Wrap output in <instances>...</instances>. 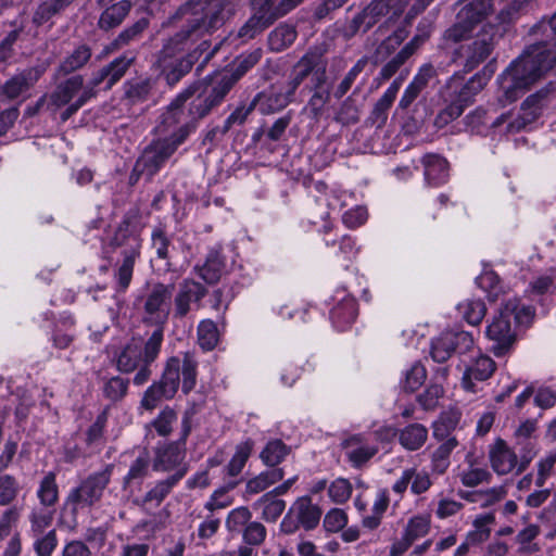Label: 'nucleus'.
Listing matches in <instances>:
<instances>
[{"mask_svg": "<svg viewBox=\"0 0 556 556\" xmlns=\"http://www.w3.org/2000/svg\"><path fill=\"white\" fill-rule=\"evenodd\" d=\"M441 444L433 451L431 455V470L437 475H443L450 467V457L452 452L457 447L456 438L440 440Z\"/></svg>", "mask_w": 556, "mask_h": 556, "instance_id": "4c0bfd02", "label": "nucleus"}, {"mask_svg": "<svg viewBox=\"0 0 556 556\" xmlns=\"http://www.w3.org/2000/svg\"><path fill=\"white\" fill-rule=\"evenodd\" d=\"M174 285L156 282L138 300L141 303V320L148 326L162 329L168 320L172 307Z\"/></svg>", "mask_w": 556, "mask_h": 556, "instance_id": "1a4fd4ad", "label": "nucleus"}, {"mask_svg": "<svg viewBox=\"0 0 556 556\" xmlns=\"http://www.w3.org/2000/svg\"><path fill=\"white\" fill-rule=\"evenodd\" d=\"M54 517V509L48 507H35L31 509L28 518L30 522V534H40L45 533L46 529H48Z\"/></svg>", "mask_w": 556, "mask_h": 556, "instance_id": "603ef678", "label": "nucleus"}, {"mask_svg": "<svg viewBox=\"0 0 556 556\" xmlns=\"http://www.w3.org/2000/svg\"><path fill=\"white\" fill-rule=\"evenodd\" d=\"M296 83L289 78L286 83L271 85L268 89L258 92L253 101L262 115H271L282 111L294 101Z\"/></svg>", "mask_w": 556, "mask_h": 556, "instance_id": "4468645a", "label": "nucleus"}, {"mask_svg": "<svg viewBox=\"0 0 556 556\" xmlns=\"http://www.w3.org/2000/svg\"><path fill=\"white\" fill-rule=\"evenodd\" d=\"M254 509H262L261 518L266 522H276L286 509V502L265 493L254 504Z\"/></svg>", "mask_w": 556, "mask_h": 556, "instance_id": "a19ab883", "label": "nucleus"}, {"mask_svg": "<svg viewBox=\"0 0 556 556\" xmlns=\"http://www.w3.org/2000/svg\"><path fill=\"white\" fill-rule=\"evenodd\" d=\"M197 334L198 343L204 351H212L218 343V329L211 319L200 321Z\"/></svg>", "mask_w": 556, "mask_h": 556, "instance_id": "5fc2aeb1", "label": "nucleus"}, {"mask_svg": "<svg viewBox=\"0 0 556 556\" xmlns=\"http://www.w3.org/2000/svg\"><path fill=\"white\" fill-rule=\"evenodd\" d=\"M185 458V448L178 442L159 446L153 458V469L156 471H169L187 467L181 465Z\"/></svg>", "mask_w": 556, "mask_h": 556, "instance_id": "bb28decb", "label": "nucleus"}, {"mask_svg": "<svg viewBox=\"0 0 556 556\" xmlns=\"http://www.w3.org/2000/svg\"><path fill=\"white\" fill-rule=\"evenodd\" d=\"M121 250L123 262L115 273V279L118 291L124 292L132 279L134 266L140 256L141 239L136 227L129 218H125L117 227L114 236L106 245L104 252L110 253L114 250Z\"/></svg>", "mask_w": 556, "mask_h": 556, "instance_id": "423d86ee", "label": "nucleus"}, {"mask_svg": "<svg viewBox=\"0 0 556 556\" xmlns=\"http://www.w3.org/2000/svg\"><path fill=\"white\" fill-rule=\"evenodd\" d=\"M188 471L187 467H180L173 475L167 478L157 481L153 488H151L143 497L135 502L141 505L160 506L161 503L169 495L177 483L186 476Z\"/></svg>", "mask_w": 556, "mask_h": 556, "instance_id": "393cba45", "label": "nucleus"}, {"mask_svg": "<svg viewBox=\"0 0 556 556\" xmlns=\"http://www.w3.org/2000/svg\"><path fill=\"white\" fill-rule=\"evenodd\" d=\"M504 314L513 318L520 326H529L534 317V308L529 305H520L518 299H509L503 305Z\"/></svg>", "mask_w": 556, "mask_h": 556, "instance_id": "09e8293b", "label": "nucleus"}, {"mask_svg": "<svg viewBox=\"0 0 556 556\" xmlns=\"http://www.w3.org/2000/svg\"><path fill=\"white\" fill-rule=\"evenodd\" d=\"M454 353L452 331L441 333L431 343L430 355L437 363H444Z\"/></svg>", "mask_w": 556, "mask_h": 556, "instance_id": "3c124183", "label": "nucleus"}, {"mask_svg": "<svg viewBox=\"0 0 556 556\" xmlns=\"http://www.w3.org/2000/svg\"><path fill=\"white\" fill-rule=\"evenodd\" d=\"M194 130V124L186 123L172 136L153 141L136 162L134 174L152 178Z\"/></svg>", "mask_w": 556, "mask_h": 556, "instance_id": "0eeeda50", "label": "nucleus"}, {"mask_svg": "<svg viewBox=\"0 0 556 556\" xmlns=\"http://www.w3.org/2000/svg\"><path fill=\"white\" fill-rule=\"evenodd\" d=\"M433 0H370V2L355 14L343 26L345 38H352L358 33H367L382 17L388 21L399 18L405 11V22H410L422 13Z\"/></svg>", "mask_w": 556, "mask_h": 556, "instance_id": "20e7f679", "label": "nucleus"}, {"mask_svg": "<svg viewBox=\"0 0 556 556\" xmlns=\"http://www.w3.org/2000/svg\"><path fill=\"white\" fill-rule=\"evenodd\" d=\"M535 455L536 450L532 442H527L526 446L520 448L519 457L503 439H497L489 447L491 467L500 476L525 471Z\"/></svg>", "mask_w": 556, "mask_h": 556, "instance_id": "9b49d317", "label": "nucleus"}, {"mask_svg": "<svg viewBox=\"0 0 556 556\" xmlns=\"http://www.w3.org/2000/svg\"><path fill=\"white\" fill-rule=\"evenodd\" d=\"M162 344V329H154L143 343L132 340L118 354L116 361L117 369L128 374L135 371L143 363L152 364L157 358Z\"/></svg>", "mask_w": 556, "mask_h": 556, "instance_id": "9d476101", "label": "nucleus"}, {"mask_svg": "<svg viewBox=\"0 0 556 556\" xmlns=\"http://www.w3.org/2000/svg\"><path fill=\"white\" fill-rule=\"evenodd\" d=\"M368 64V58H361L353 67L348 72L341 83L337 86L334 90L336 98H342L352 87L356 77L365 70Z\"/></svg>", "mask_w": 556, "mask_h": 556, "instance_id": "69168bd1", "label": "nucleus"}, {"mask_svg": "<svg viewBox=\"0 0 556 556\" xmlns=\"http://www.w3.org/2000/svg\"><path fill=\"white\" fill-rule=\"evenodd\" d=\"M228 15L220 1L203 4L200 0H191L179 8L180 29L167 39L157 55V64L168 86H175L190 72L198 54L210 48L205 36L220 28Z\"/></svg>", "mask_w": 556, "mask_h": 556, "instance_id": "f257e3e1", "label": "nucleus"}, {"mask_svg": "<svg viewBox=\"0 0 556 556\" xmlns=\"http://www.w3.org/2000/svg\"><path fill=\"white\" fill-rule=\"evenodd\" d=\"M430 523L431 521L429 516H413L408 520L403 534L414 543L416 540L428 534L430 531Z\"/></svg>", "mask_w": 556, "mask_h": 556, "instance_id": "052dcab7", "label": "nucleus"}, {"mask_svg": "<svg viewBox=\"0 0 556 556\" xmlns=\"http://www.w3.org/2000/svg\"><path fill=\"white\" fill-rule=\"evenodd\" d=\"M237 486V482H228L226 485L215 490L205 503V509L214 511L230 506L233 502L232 496L229 492Z\"/></svg>", "mask_w": 556, "mask_h": 556, "instance_id": "bf43d9fd", "label": "nucleus"}, {"mask_svg": "<svg viewBox=\"0 0 556 556\" xmlns=\"http://www.w3.org/2000/svg\"><path fill=\"white\" fill-rule=\"evenodd\" d=\"M177 421L176 412L166 406L162 409L156 418L152 421V427L155 429L159 435L166 437L173 430V425Z\"/></svg>", "mask_w": 556, "mask_h": 556, "instance_id": "774afa93", "label": "nucleus"}, {"mask_svg": "<svg viewBox=\"0 0 556 556\" xmlns=\"http://www.w3.org/2000/svg\"><path fill=\"white\" fill-rule=\"evenodd\" d=\"M298 33L293 25L279 24L268 35V47L271 51L280 52L290 47L296 39Z\"/></svg>", "mask_w": 556, "mask_h": 556, "instance_id": "58836bf2", "label": "nucleus"}, {"mask_svg": "<svg viewBox=\"0 0 556 556\" xmlns=\"http://www.w3.org/2000/svg\"><path fill=\"white\" fill-rule=\"evenodd\" d=\"M548 93L549 89L542 88L535 93L527 97V99L521 104L520 114L508 123L507 131L510 134L519 132L523 130L528 125L536 121L542 113L543 106L546 103Z\"/></svg>", "mask_w": 556, "mask_h": 556, "instance_id": "aec40b11", "label": "nucleus"}, {"mask_svg": "<svg viewBox=\"0 0 556 556\" xmlns=\"http://www.w3.org/2000/svg\"><path fill=\"white\" fill-rule=\"evenodd\" d=\"M198 378V361L192 352H185L182 358L178 356L169 357L161 376V379L152 383L144 392L141 405L152 410L162 400H172L179 389L181 380V391L185 394L190 393Z\"/></svg>", "mask_w": 556, "mask_h": 556, "instance_id": "7ed1b4c3", "label": "nucleus"}, {"mask_svg": "<svg viewBox=\"0 0 556 556\" xmlns=\"http://www.w3.org/2000/svg\"><path fill=\"white\" fill-rule=\"evenodd\" d=\"M390 504L389 491L380 489L372 503L371 514L363 517L362 525L368 530H376L380 525L383 515L386 514Z\"/></svg>", "mask_w": 556, "mask_h": 556, "instance_id": "e433bc0d", "label": "nucleus"}, {"mask_svg": "<svg viewBox=\"0 0 556 556\" xmlns=\"http://www.w3.org/2000/svg\"><path fill=\"white\" fill-rule=\"evenodd\" d=\"M420 38L415 36L407 42L390 61L381 68L378 79L386 81L390 79L404 65V63L414 54L419 46Z\"/></svg>", "mask_w": 556, "mask_h": 556, "instance_id": "2f4dec72", "label": "nucleus"}, {"mask_svg": "<svg viewBox=\"0 0 556 556\" xmlns=\"http://www.w3.org/2000/svg\"><path fill=\"white\" fill-rule=\"evenodd\" d=\"M92 51L87 45L77 46L56 68V76H66L83 68L91 59Z\"/></svg>", "mask_w": 556, "mask_h": 556, "instance_id": "473e14b6", "label": "nucleus"}, {"mask_svg": "<svg viewBox=\"0 0 556 556\" xmlns=\"http://www.w3.org/2000/svg\"><path fill=\"white\" fill-rule=\"evenodd\" d=\"M253 14L258 16L267 26L287 15L280 0H253Z\"/></svg>", "mask_w": 556, "mask_h": 556, "instance_id": "79ce46f5", "label": "nucleus"}, {"mask_svg": "<svg viewBox=\"0 0 556 556\" xmlns=\"http://www.w3.org/2000/svg\"><path fill=\"white\" fill-rule=\"evenodd\" d=\"M154 81L149 77H137L124 84L125 97L132 103L146 101L153 88Z\"/></svg>", "mask_w": 556, "mask_h": 556, "instance_id": "c03bdc74", "label": "nucleus"}, {"mask_svg": "<svg viewBox=\"0 0 556 556\" xmlns=\"http://www.w3.org/2000/svg\"><path fill=\"white\" fill-rule=\"evenodd\" d=\"M462 418V413L458 409L451 408L442 412L439 418L433 422V438L435 440H447L455 438L452 433L457 428Z\"/></svg>", "mask_w": 556, "mask_h": 556, "instance_id": "f704fd0d", "label": "nucleus"}, {"mask_svg": "<svg viewBox=\"0 0 556 556\" xmlns=\"http://www.w3.org/2000/svg\"><path fill=\"white\" fill-rule=\"evenodd\" d=\"M263 55L262 49H255L249 53L239 55L233 62V68L226 71L232 78L239 81L252 67H254Z\"/></svg>", "mask_w": 556, "mask_h": 556, "instance_id": "8fccbe9b", "label": "nucleus"}, {"mask_svg": "<svg viewBox=\"0 0 556 556\" xmlns=\"http://www.w3.org/2000/svg\"><path fill=\"white\" fill-rule=\"evenodd\" d=\"M460 363L464 366L462 386L471 393L478 392L477 382L488 380L496 368L494 361L479 351L469 355V358H462Z\"/></svg>", "mask_w": 556, "mask_h": 556, "instance_id": "dca6fc26", "label": "nucleus"}, {"mask_svg": "<svg viewBox=\"0 0 556 556\" xmlns=\"http://www.w3.org/2000/svg\"><path fill=\"white\" fill-rule=\"evenodd\" d=\"M207 294V289L200 282L186 278L178 287L174 296L173 316L176 319L185 318L191 311L192 305L199 309L202 306V300Z\"/></svg>", "mask_w": 556, "mask_h": 556, "instance_id": "f3484780", "label": "nucleus"}, {"mask_svg": "<svg viewBox=\"0 0 556 556\" xmlns=\"http://www.w3.org/2000/svg\"><path fill=\"white\" fill-rule=\"evenodd\" d=\"M238 81L226 71L212 77L206 90L222 104Z\"/></svg>", "mask_w": 556, "mask_h": 556, "instance_id": "de8ad7c7", "label": "nucleus"}, {"mask_svg": "<svg viewBox=\"0 0 556 556\" xmlns=\"http://www.w3.org/2000/svg\"><path fill=\"white\" fill-rule=\"evenodd\" d=\"M459 479L463 485L473 488L484 482H490L492 475L485 469L475 467L472 464L459 473Z\"/></svg>", "mask_w": 556, "mask_h": 556, "instance_id": "0e129e2a", "label": "nucleus"}, {"mask_svg": "<svg viewBox=\"0 0 556 556\" xmlns=\"http://www.w3.org/2000/svg\"><path fill=\"white\" fill-rule=\"evenodd\" d=\"M253 450V441L247 440L237 445L236 452L227 465V473L231 477L238 476L248 462Z\"/></svg>", "mask_w": 556, "mask_h": 556, "instance_id": "6e6d98bb", "label": "nucleus"}, {"mask_svg": "<svg viewBox=\"0 0 556 556\" xmlns=\"http://www.w3.org/2000/svg\"><path fill=\"white\" fill-rule=\"evenodd\" d=\"M336 304L330 312V318L338 330L346 329L357 316L355 299L344 291H338L334 296Z\"/></svg>", "mask_w": 556, "mask_h": 556, "instance_id": "b1692460", "label": "nucleus"}, {"mask_svg": "<svg viewBox=\"0 0 556 556\" xmlns=\"http://www.w3.org/2000/svg\"><path fill=\"white\" fill-rule=\"evenodd\" d=\"M151 466V457L147 451L141 452L130 464L127 473L123 478L122 488L134 496L141 491L143 481L148 478Z\"/></svg>", "mask_w": 556, "mask_h": 556, "instance_id": "4be33fe9", "label": "nucleus"}, {"mask_svg": "<svg viewBox=\"0 0 556 556\" xmlns=\"http://www.w3.org/2000/svg\"><path fill=\"white\" fill-rule=\"evenodd\" d=\"M285 477L282 468H271L260 472L257 476L249 479L245 483V491L243 496L249 498L252 495L258 494L275 483L281 481Z\"/></svg>", "mask_w": 556, "mask_h": 556, "instance_id": "7c9ffc66", "label": "nucleus"}, {"mask_svg": "<svg viewBox=\"0 0 556 556\" xmlns=\"http://www.w3.org/2000/svg\"><path fill=\"white\" fill-rule=\"evenodd\" d=\"M425 180L429 186H440L447 181L448 163L439 154H426L421 159Z\"/></svg>", "mask_w": 556, "mask_h": 556, "instance_id": "cd10ccee", "label": "nucleus"}, {"mask_svg": "<svg viewBox=\"0 0 556 556\" xmlns=\"http://www.w3.org/2000/svg\"><path fill=\"white\" fill-rule=\"evenodd\" d=\"M497 31L493 25H486L470 42L460 46L459 58L466 72H471L484 62L497 41Z\"/></svg>", "mask_w": 556, "mask_h": 556, "instance_id": "ddd939ff", "label": "nucleus"}, {"mask_svg": "<svg viewBox=\"0 0 556 556\" xmlns=\"http://www.w3.org/2000/svg\"><path fill=\"white\" fill-rule=\"evenodd\" d=\"M135 61L136 55L127 52L94 71L78 99L61 113L62 122L71 118L89 100L94 98L99 90H111L126 75Z\"/></svg>", "mask_w": 556, "mask_h": 556, "instance_id": "39448f33", "label": "nucleus"}, {"mask_svg": "<svg viewBox=\"0 0 556 556\" xmlns=\"http://www.w3.org/2000/svg\"><path fill=\"white\" fill-rule=\"evenodd\" d=\"M292 513H295L301 526L309 531L315 529L321 517V509L313 504L309 496L299 497L292 505Z\"/></svg>", "mask_w": 556, "mask_h": 556, "instance_id": "c756f323", "label": "nucleus"}, {"mask_svg": "<svg viewBox=\"0 0 556 556\" xmlns=\"http://www.w3.org/2000/svg\"><path fill=\"white\" fill-rule=\"evenodd\" d=\"M113 469L114 465L108 464L103 469L89 473L68 491L64 500V508L68 509L76 518L80 511L90 509L100 503L111 482Z\"/></svg>", "mask_w": 556, "mask_h": 556, "instance_id": "6e6552de", "label": "nucleus"}, {"mask_svg": "<svg viewBox=\"0 0 556 556\" xmlns=\"http://www.w3.org/2000/svg\"><path fill=\"white\" fill-rule=\"evenodd\" d=\"M290 448L281 440L269 441L261 452L264 465L276 468L289 454Z\"/></svg>", "mask_w": 556, "mask_h": 556, "instance_id": "49530a36", "label": "nucleus"}, {"mask_svg": "<svg viewBox=\"0 0 556 556\" xmlns=\"http://www.w3.org/2000/svg\"><path fill=\"white\" fill-rule=\"evenodd\" d=\"M495 1L496 0H473L458 12L457 18L475 26L495 8Z\"/></svg>", "mask_w": 556, "mask_h": 556, "instance_id": "c9c22d12", "label": "nucleus"}, {"mask_svg": "<svg viewBox=\"0 0 556 556\" xmlns=\"http://www.w3.org/2000/svg\"><path fill=\"white\" fill-rule=\"evenodd\" d=\"M428 439V429L421 424H410L399 431V442L406 451L421 448Z\"/></svg>", "mask_w": 556, "mask_h": 556, "instance_id": "72a5a7b5", "label": "nucleus"}, {"mask_svg": "<svg viewBox=\"0 0 556 556\" xmlns=\"http://www.w3.org/2000/svg\"><path fill=\"white\" fill-rule=\"evenodd\" d=\"M70 0H48L42 2L36 10L33 22L36 25H42L47 23L53 15L63 10Z\"/></svg>", "mask_w": 556, "mask_h": 556, "instance_id": "680f3d73", "label": "nucleus"}, {"mask_svg": "<svg viewBox=\"0 0 556 556\" xmlns=\"http://www.w3.org/2000/svg\"><path fill=\"white\" fill-rule=\"evenodd\" d=\"M510 317L504 314L503 307L500 315L486 327V336L493 341L492 351L496 356L505 355L515 342V332L511 329Z\"/></svg>", "mask_w": 556, "mask_h": 556, "instance_id": "412c9836", "label": "nucleus"}, {"mask_svg": "<svg viewBox=\"0 0 556 556\" xmlns=\"http://www.w3.org/2000/svg\"><path fill=\"white\" fill-rule=\"evenodd\" d=\"M149 20L146 17L139 18L131 26L125 28L118 36L111 42L110 50H119L134 41H137L142 33L148 28Z\"/></svg>", "mask_w": 556, "mask_h": 556, "instance_id": "a18cd8bd", "label": "nucleus"}, {"mask_svg": "<svg viewBox=\"0 0 556 556\" xmlns=\"http://www.w3.org/2000/svg\"><path fill=\"white\" fill-rule=\"evenodd\" d=\"M256 109L254 101L252 100L249 104L238 106L225 121L222 127V135L227 134L231 127L243 125L251 113Z\"/></svg>", "mask_w": 556, "mask_h": 556, "instance_id": "338daca9", "label": "nucleus"}, {"mask_svg": "<svg viewBox=\"0 0 556 556\" xmlns=\"http://www.w3.org/2000/svg\"><path fill=\"white\" fill-rule=\"evenodd\" d=\"M45 71L43 66H35L17 73L3 85V94L11 100L16 99L29 90L39 80Z\"/></svg>", "mask_w": 556, "mask_h": 556, "instance_id": "5701e85b", "label": "nucleus"}, {"mask_svg": "<svg viewBox=\"0 0 556 556\" xmlns=\"http://www.w3.org/2000/svg\"><path fill=\"white\" fill-rule=\"evenodd\" d=\"M530 35L535 41L497 78L502 90L498 103L502 106L516 101L556 65V12L534 24Z\"/></svg>", "mask_w": 556, "mask_h": 556, "instance_id": "f03ea898", "label": "nucleus"}, {"mask_svg": "<svg viewBox=\"0 0 556 556\" xmlns=\"http://www.w3.org/2000/svg\"><path fill=\"white\" fill-rule=\"evenodd\" d=\"M192 93L193 90L191 89H187L179 93L160 115L159 123L156 125V131L160 135L169 134L168 136H172L186 123H192L197 126V123H194L192 118L190 121H185L184 104Z\"/></svg>", "mask_w": 556, "mask_h": 556, "instance_id": "6ab92c4d", "label": "nucleus"}, {"mask_svg": "<svg viewBox=\"0 0 556 556\" xmlns=\"http://www.w3.org/2000/svg\"><path fill=\"white\" fill-rule=\"evenodd\" d=\"M345 457L353 468H362L378 452L379 446L366 433H356L342 441Z\"/></svg>", "mask_w": 556, "mask_h": 556, "instance_id": "a211bd4d", "label": "nucleus"}, {"mask_svg": "<svg viewBox=\"0 0 556 556\" xmlns=\"http://www.w3.org/2000/svg\"><path fill=\"white\" fill-rule=\"evenodd\" d=\"M37 497L43 507L53 508L59 500L56 475L49 471L45 475L37 490Z\"/></svg>", "mask_w": 556, "mask_h": 556, "instance_id": "37998d69", "label": "nucleus"}, {"mask_svg": "<svg viewBox=\"0 0 556 556\" xmlns=\"http://www.w3.org/2000/svg\"><path fill=\"white\" fill-rule=\"evenodd\" d=\"M292 83H296V89L307 81L303 88L308 92L331 91V83L328 79L326 64L317 53H305L292 67L290 73Z\"/></svg>", "mask_w": 556, "mask_h": 556, "instance_id": "f8f14e48", "label": "nucleus"}, {"mask_svg": "<svg viewBox=\"0 0 556 556\" xmlns=\"http://www.w3.org/2000/svg\"><path fill=\"white\" fill-rule=\"evenodd\" d=\"M485 85L486 78L480 74H476L463 86L455 100L466 109L472 103L475 97Z\"/></svg>", "mask_w": 556, "mask_h": 556, "instance_id": "864d4df0", "label": "nucleus"}, {"mask_svg": "<svg viewBox=\"0 0 556 556\" xmlns=\"http://www.w3.org/2000/svg\"><path fill=\"white\" fill-rule=\"evenodd\" d=\"M404 78L403 74L396 77L383 94L377 100L368 117L371 126L382 128L386 125L388 112L396 98Z\"/></svg>", "mask_w": 556, "mask_h": 556, "instance_id": "a878e982", "label": "nucleus"}, {"mask_svg": "<svg viewBox=\"0 0 556 556\" xmlns=\"http://www.w3.org/2000/svg\"><path fill=\"white\" fill-rule=\"evenodd\" d=\"M84 77L73 75L56 85L51 93H46L37 101V106L47 105V110L55 112L56 110L73 104L85 88Z\"/></svg>", "mask_w": 556, "mask_h": 556, "instance_id": "2eb2a0df", "label": "nucleus"}, {"mask_svg": "<svg viewBox=\"0 0 556 556\" xmlns=\"http://www.w3.org/2000/svg\"><path fill=\"white\" fill-rule=\"evenodd\" d=\"M131 3L128 0H121L103 11L99 18V27L103 30L112 29L125 20L129 13Z\"/></svg>", "mask_w": 556, "mask_h": 556, "instance_id": "ea45409f", "label": "nucleus"}, {"mask_svg": "<svg viewBox=\"0 0 556 556\" xmlns=\"http://www.w3.org/2000/svg\"><path fill=\"white\" fill-rule=\"evenodd\" d=\"M34 539V551L37 556H51L58 545V538L55 530H50L47 533L31 535Z\"/></svg>", "mask_w": 556, "mask_h": 556, "instance_id": "e2e57ef3", "label": "nucleus"}, {"mask_svg": "<svg viewBox=\"0 0 556 556\" xmlns=\"http://www.w3.org/2000/svg\"><path fill=\"white\" fill-rule=\"evenodd\" d=\"M459 313L469 325H478L483 319L486 307L481 300H466L457 306Z\"/></svg>", "mask_w": 556, "mask_h": 556, "instance_id": "13d9d810", "label": "nucleus"}, {"mask_svg": "<svg viewBox=\"0 0 556 556\" xmlns=\"http://www.w3.org/2000/svg\"><path fill=\"white\" fill-rule=\"evenodd\" d=\"M225 270V258L223 257L219 249H212L208 251L206 260L203 265H197L194 271L206 283H216Z\"/></svg>", "mask_w": 556, "mask_h": 556, "instance_id": "c85d7f7f", "label": "nucleus"}, {"mask_svg": "<svg viewBox=\"0 0 556 556\" xmlns=\"http://www.w3.org/2000/svg\"><path fill=\"white\" fill-rule=\"evenodd\" d=\"M220 105L219 102L206 90L199 94L190 105V115L193 122L205 117L213 109Z\"/></svg>", "mask_w": 556, "mask_h": 556, "instance_id": "4d7b16f0", "label": "nucleus"}]
</instances>
